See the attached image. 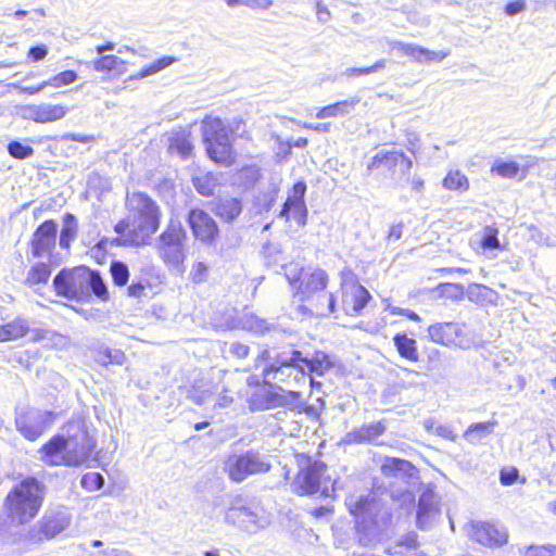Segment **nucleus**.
<instances>
[{"label": "nucleus", "instance_id": "052dcab7", "mask_svg": "<svg viewBox=\"0 0 556 556\" xmlns=\"http://www.w3.org/2000/svg\"><path fill=\"white\" fill-rule=\"evenodd\" d=\"M435 433L439 437L447 439L450 441L456 440V434L453 432L452 428L447 425H440L435 428Z\"/></svg>", "mask_w": 556, "mask_h": 556}, {"label": "nucleus", "instance_id": "e2e57ef3", "mask_svg": "<svg viewBox=\"0 0 556 556\" xmlns=\"http://www.w3.org/2000/svg\"><path fill=\"white\" fill-rule=\"evenodd\" d=\"M392 497L394 501H397L401 503V505L412 504L414 503V494L410 491H404L400 495L393 493Z\"/></svg>", "mask_w": 556, "mask_h": 556}, {"label": "nucleus", "instance_id": "9d476101", "mask_svg": "<svg viewBox=\"0 0 556 556\" xmlns=\"http://www.w3.org/2000/svg\"><path fill=\"white\" fill-rule=\"evenodd\" d=\"M346 505L350 513L364 526L372 525L381 527L390 520V513L387 506L376 496L369 493L366 496H349Z\"/></svg>", "mask_w": 556, "mask_h": 556}, {"label": "nucleus", "instance_id": "b1692460", "mask_svg": "<svg viewBox=\"0 0 556 556\" xmlns=\"http://www.w3.org/2000/svg\"><path fill=\"white\" fill-rule=\"evenodd\" d=\"M40 459L48 466H67L65 438L55 435L39 451Z\"/></svg>", "mask_w": 556, "mask_h": 556}, {"label": "nucleus", "instance_id": "338daca9", "mask_svg": "<svg viewBox=\"0 0 556 556\" xmlns=\"http://www.w3.org/2000/svg\"><path fill=\"white\" fill-rule=\"evenodd\" d=\"M399 546H405L407 548L417 547V535L415 533L407 534L403 540L400 541Z\"/></svg>", "mask_w": 556, "mask_h": 556}, {"label": "nucleus", "instance_id": "c03bdc74", "mask_svg": "<svg viewBox=\"0 0 556 556\" xmlns=\"http://www.w3.org/2000/svg\"><path fill=\"white\" fill-rule=\"evenodd\" d=\"M113 281L117 286H125L129 278L128 267L122 262H113L110 268Z\"/></svg>", "mask_w": 556, "mask_h": 556}, {"label": "nucleus", "instance_id": "f257e3e1", "mask_svg": "<svg viewBox=\"0 0 556 556\" xmlns=\"http://www.w3.org/2000/svg\"><path fill=\"white\" fill-rule=\"evenodd\" d=\"M285 276L295 288L294 296L304 303L298 307L300 313L328 316L336 312V299L332 293L326 292L328 275L325 270H304L290 264L285 267Z\"/></svg>", "mask_w": 556, "mask_h": 556}, {"label": "nucleus", "instance_id": "6e6552de", "mask_svg": "<svg viewBox=\"0 0 556 556\" xmlns=\"http://www.w3.org/2000/svg\"><path fill=\"white\" fill-rule=\"evenodd\" d=\"M187 232L177 219H170L166 229L162 232L157 242V251L164 263L178 271H184L186 258L184 242Z\"/></svg>", "mask_w": 556, "mask_h": 556}, {"label": "nucleus", "instance_id": "ea45409f", "mask_svg": "<svg viewBox=\"0 0 556 556\" xmlns=\"http://www.w3.org/2000/svg\"><path fill=\"white\" fill-rule=\"evenodd\" d=\"M77 78L78 74L75 71L67 70L60 72L45 80V85L46 87L62 88L75 83Z\"/></svg>", "mask_w": 556, "mask_h": 556}, {"label": "nucleus", "instance_id": "4c0bfd02", "mask_svg": "<svg viewBox=\"0 0 556 556\" xmlns=\"http://www.w3.org/2000/svg\"><path fill=\"white\" fill-rule=\"evenodd\" d=\"M50 274L51 270L48 264L37 263L29 269L26 282L30 286L46 283L50 277Z\"/></svg>", "mask_w": 556, "mask_h": 556}, {"label": "nucleus", "instance_id": "423d86ee", "mask_svg": "<svg viewBox=\"0 0 556 556\" xmlns=\"http://www.w3.org/2000/svg\"><path fill=\"white\" fill-rule=\"evenodd\" d=\"M223 520L249 533H256L270 523L269 515L258 504H244L239 497L230 501Z\"/></svg>", "mask_w": 556, "mask_h": 556}, {"label": "nucleus", "instance_id": "2f4dec72", "mask_svg": "<svg viewBox=\"0 0 556 556\" xmlns=\"http://www.w3.org/2000/svg\"><path fill=\"white\" fill-rule=\"evenodd\" d=\"M290 216H292V218L300 227H304L306 225L307 218V207L305 201H286L283 203L282 210L280 211L279 217L285 218L288 222Z\"/></svg>", "mask_w": 556, "mask_h": 556}, {"label": "nucleus", "instance_id": "79ce46f5", "mask_svg": "<svg viewBox=\"0 0 556 556\" xmlns=\"http://www.w3.org/2000/svg\"><path fill=\"white\" fill-rule=\"evenodd\" d=\"M125 355L119 350L102 349L97 352L96 362L108 366L110 364L122 365L124 363Z\"/></svg>", "mask_w": 556, "mask_h": 556}, {"label": "nucleus", "instance_id": "13d9d810", "mask_svg": "<svg viewBox=\"0 0 556 556\" xmlns=\"http://www.w3.org/2000/svg\"><path fill=\"white\" fill-rule=\"evenodd\" d=\"M229 352L232 356L245 358L249 355L250 348L243 343L235 342L231 343Z\"/></svg>", "mask_w": 556, "mask_h": 556}, {"label": "nucleus", "instance_id": "a19ab883", "mask_svg": "<svg viewBox=\"0 0 556 556\" xmlns=\"http://www.w3.org/2000/svg\"><path fill=\"white\" fill-rule=\"evenodd\" d=\"M242 328L256 334L265 333L269 327L266 320L254 314H245L241 319Z\"/></svg>", "mask_w": 556, "mask_h": 556}, {"label": "nucleus", "instance_id": "f8f14e48", "mask_svg": "<svg viewBox=\"0 0 556 556\" xmlns=\"http://www.w3.org/2000/svg\"><path fill=\"white\" fill-rule=\"evenodd\" d=\"M326 469V465L317 460L313 464L309 463L306 468L302 469L295 480L301 494L320 492L325 497L332 496L337 482L325 476Z\"/></svg>", "mask_w": 556, "mask_h": 556}, {"label": "nucleus", "instance_id": "e433bc0d", "mask_svg": "<svg viewBox=\"0 0 556 556\" xmlns=\"http://www.w3.org/2000/svg\"><path fill=\"white\" fill-rule=\"evenodd\" d=\"M77 232L76 219L72 214H66L64 217V226L61 230L60 245L67 249L71 242L75 239Z\"/></svg>", "mask_w": 556, "mask_h": 556}, {"label": "nucleus", "instance_id": "8fccbe9b", "mask_svg": "<svg viewBox=\"0 0 556 556\" xmlns=\"http://www.w3.org/2000/svg\"><path fill=\"white\" fill-rule=\"evenodd\" d=\"M189 277L194 283H202L208 277V266L204 262H195L192 265Z\"/></svg>", "mask_w": 556, "mask_h": 556}, {"label": "nucleus", "instance_id": "cd10ccee", "mask_svg": "<svg viewBox=\"0 0 556 556\" xmlns=\"http://www.w3.org/2000/svg\"><path fill=\"white\" fill-rule=\"evenodd\" d=\"M361 98L356 96L342 101H338L319 109L316 112V117L324 119L329 117L346 116L355 110Z\"/></svg>", "mask_w": 556, "mask_h": 556}, {"label": "nucleus", "instance_id": "f03ea898", "mask_svg": "<svg viewBox=\"0 0 556 556\" xmlns=\"http://www.w3.org/2000/svg\"><path fill=\"white\" fill-rule=\"evenodd\" d=\"M126 206L127 218L119 220L114 227V230L121 236L117 239V244L140 245L147 243L160 226L159 206L142 192L128 193Z\"/></svg>", "mask_w": 556, "mask_h": 556}, {"label": "nucleus", "instance_id": "bf43d9fd", "mask_svg": "<svg viewBox=\"0 0 556 556\" xmlns=\"http://www.w3.org/2000/svg\"><path fill=\"white\" fill-rule=\"evenodd\" d=\"M525 1L523 0H515L506 4L505 13L507 15H516L525 10Z\"/></svg>", "mask_w": 556, "mask_h": 556}, {"label": "nucleus", "instance_id": "bb28decb", "mask_svg": "<svg viewBox=\"0 0 556 556\" xmlns=\"http://www.w3.org/2000/svg\"><path fill=\"white\" fill-rule=\"evenodd\" d=\"M168 151L177 153L181 157L190 156L193 146L191 142V132L186 129H174L167 137Z\"/></svg>", "mask_w": 556, "mask_h": 556}, {"label": "nucleus", "instance_id": "a211bd4d", "mask_svg": "<svg viewBox=\"0 0 556 556\" xmlns=\"http://www.w3.org/2000/svg\"><path fill=\"white\" fill-rule=\"evenodd\" d=\"M370 299L369 292L354 279L343 278L342 308L348 315L358 314Z\"/></svg>", "mask_w": 556, "mask_h": 556}, {"label": "nucleus", "instance_id": "412c9836", "mask_svg": "<svg viewBox=\"0 0 556 556\" xmlns=\"http://www.w3.org/2000/svg\"><path fill=\"white\" fill-rule=\"evenodd\" d=\"M389 46L418 63L441 62L450 54L448 51H432L415 43L396 40L390 41Z\"/></svg>", "mask_w": 556, "mask_h": 556}, {"label": "nucleus", "instance_id": "5fc2aeb1", "mask_svg": "<svg viewBox=\"0 0 556 556\" xmlns=\"http://www.w3.org/2000/svg\"><path fill=\"white\" fill-rule=\"evenodd\" d=\"M48 54V48L45 45L31 47L28 50L27 56L31 62H39Z\"/></svg>", "mask_w": 556, "mask_h": 556}, {"label": "nucleus", "instance_id": "dca6fc26", "mask_svg": "<svg viewBox=\"0 0 556 556\" xmlns=\"http://www.w3.org/2000/svg\"><path fill=\"white\" fill-rule=\"evenodd\" d=\"M470 538L488 547H498L507 543L508 533L504 527L477 521L470 525Z\"/></svg>", "mask_w": 556, "mask_h": 556}, {"label": "nucleus", "instance_id": "3c124183", "mask_svg": "<svg viewBox=\"0 0 556 556\" xmlns=\"http://www.w3.org/2000/svg\"><path fill=\"white\" fill-rule=\"evenodd\" d=\"M263 254L269 263L278 264L281 261V250L278 244L266 243L263 248Z\"/></svg>", "mask_w": 556, "mask_h": 556}, {"label": "nucleus", "instance_id": "4be33fe9", "mask_svg": "<svg viewBox=\"0 0 556 556\" xmlns=\"http://www.w3.org/2000/svg\"><path fill=\"white\" fill-rule=\"evenodd\" d=\"M51 412H33L26 418L16 420L21 433L28 440L38 439L53 420Z\"/></svg>", "mask_w": 556, "mask_h": 556}, {"label": "nucleus", "instance_id": "7c9ffc66", "mask_svg": "<svg viewBox=\"0 0 556 556\" xmlns=\"http://www.w3.org/2000/svg\"><path fill=\"white\" fill-rule=\"evenodd\" d=\"M496 425H497L496 420H489L485 422L472 424L464 432L463 437L470 444H473V445L480 444L484 439H486L494 431V428Z\"/></svg>", "mask_w": 556, "mask_h": 556}, {"label": "nucleus", "instance_id": "39448f33", "mask_svg": "<svg viewBox=\"0 0 556 556\" xmlns=\"http://www.w3.org/2000/svg\"><path fill=\"white\" fill-rule=\"evenodd\" d=\"M201 128L210 159L220 165H231L235 156L230 137L223 121L218 117L206 116L202 121Z\"/></svg>", "mask_w": 556, "mask_h": 556}, {"label": "nucleus", "instance_id": "de8ad7c7", "mask_svg": "<svg viewBox=\"0 0 556 556\" xmlns=\"http://www.w3.org/2000/svg\"><path fill=\"white\" fill-rule=\"evenodd\" d=\"M8 151L11 156L18 160L27 159L34 154V149L30 146L24 144L20 141L10 142L8 144Z\"/></svg>", "mask_w": 556, "mask_h": 556}, {"label": "nucleus", "instance_id": "c756f323", "mask_svg": "<svg viewBox=\"0 0 556 556\" xmlns=\"http://www.w3.org/2000/svg\"><path fill=\"white\" fill-rule=\"evenodd\" d=\"M212 211L222 220L232 223L241 214L242 205L236 198L219 199L214 202Z\"/></svg>", "mask_w": 556, "mask_h": 556}, {"label": "nucleus", "instance_id": "a18cd8bd", "mask_svg": "<svg viewBox=\"0 0 556 556\" xmlns=\"http://www.w3.org/2000/svg\"><path fill=\"white\" fill-rule=\"evenodd\" d=\"M497 229L493 226H486L483 228L481 245L486 250L500 249L501 244L497 239Z\"/></svg>", "mask_w": 556, "mask_h": 556}, {"label": "nucleus", "instance_id": "72a5a7b5", "mask_svg": "<svg viewBox=\"0 0 556 556\" xmlns=\"http://www.w3.org/2000/svg\"><path fill=\"white\" fill-rule=\"evenodd\" d=\"M92 67L97 72L123 74L126 71V62L116 55H102L92 62Z\"/></svg>", "mask_w": 556, "mask_h": 556}, {"label": "nucleus", "instance_id": "f704fd0d", "mask_svg": "<svg viewBox=\"0 0 556 556\" xmlns=\"http://www.w3.org/2000/svg\"><path fill=\"white\" fill-rule=\"evenodd\" d=\"M442 185L446 190L466 191L469 188V180L459 170H450L443 179Z\"/></svg>", "mask_w": 556, "mask_h": 556}, {"label": "nucleus", "instance_id": "c9c22d12", "mask_svg": "<svg viewBox=\"0 0 556 556\" xmlns=\"http://www.w3.org/2000/svg\"><path fill=\"white\" fill-rule=\"evenodd\" d=\"M175 62V59L172 56H163L150 65L143 67L140 72L129 77V79H143L148 76L154 75L157 72L166 68L170 64Z\"/></svg>", "mask_w": 556, "mask_h": 556}, {"label": "nucleus", "instance_id": "774afa93", "mask_svg": "<svg viewBox=\"0 0 556 556\" xmlns=\"http://www.w3.org/2000/svg\"><path fill=\"white\" fill-rule=\"evenodd\" d=\"M532 549V554L531 556H552L556 549L555 546H541V547H535V548H531Z\"/></svg>", "mask_w": 556, "mask_h": 556}, {"label": "nucleus", "instance_id": "393cba45", "mask_svg": "<svg viewBox=\"0 0 556 556\" xmlns=\"http://www.w3.org/2000/svg\"><path fill=\"white\" fill-rule=\"evenodd\" d=\"M381 472L386 477H394L402 480L417 479L418 471L408 460L387 457L381 465Z\"/></svg>", "mask_w": 556, "mask_h": 556}, {"label": "nucleus", "instance_id": "69168bd1", "mask_svg": "<svg viewBox=\"0 0 556 556\" xmlns=\"http://www.w3.org/2000/svg\"><path fill=\"white\" fill-rule=\"evenodd\" d=\"M144 289H146V287L143 283H141V282L135 283L134 282L128 287L127 293L129 296L140 298L143 294Z\"/></svg>", "mask_w": 556, "mask_h": 556}, {"label": "nucleus", "instance_id": "6ab92c4d", "mask_svg": "<svg viewBox=\"0 0 556 556\" xmlns=\"http://www.w3.org/2000/svg\"><path fill=\"white\" fill-rule=\"evenodd\" d=\"M68 111L65 105L51 103L29 104L20 109L24 118L41 124L62 119Z\"/></svg>", "mask_w": 556, "mask_h": 556}, {"label": "nucleus", "instance_id": "9b49d317", "mask_svg": "<svg viewBox=\"0 0 556 556\" xmlns=\"http://www.w3.org/2000/svg\"><path fill=\"white\" fill-rule=\"evenodd\" d=\"M90 269L85 266L73 269H62L54 278L53 286L56 293L68 300H83L88 296V282Z\"/></svg>", "mask_w": 556, "mask_h": 556}, {"label": "nucleus", "instance_id": "5701e85b", "mask_svg": "<svg viewBox=\"0 0 556 556\" xmlns=\"http://www.w3.org/2000/svg\"><path fill=\"white\" fill-rule=\"evenodd\" d=\"M440 516L438 495L430 489L425 490L418 501L417 525L427 529Z\"/></svg>", "mask_w": 556, "mask_h": 556}, {"label": "nucleus", "instance_id": "a878e982", "mask_svg": "<svg viewBox=\"0 0 556 556\" xmlns=\"http://www.w3.org/2000/svg\"><path fill=\"white\" fill-rule=\"evenodd\" d=\"M29 333L30 339L34 341H40L49 338L50 331L48 330H29L27 321L24 319H16L2 326V341L16 340Z\"/></svg>", "mask_w": 556, "mask_h": 556}, {"label": "nucleus", "instance_id": "ddd939ff", "mask_svg": "<svg viewBox=\"0 0 556 556\" xmlns=\"http://www.w3.org/2000/svg\"><path fill=\"white\" fill-rule=\"evenodd\" d=\"M188 225L193 237L207 247H214L219 238L215 219L205 211L193 208L188 214Z\"/></svg>", "mask_w": 556, "mask_h": 556}, {"label": "nucleus", "instance_id": "6e6d98bb", "mask_svg": "<svg viewBox=\"0 0 556 556\" xmlns=\"http://www.w3.org/2000/svg\"><path fill=\"white\" fill-rule=\"evenodd\" d=\"M7 88L13 87L18 88L21 92L28 94H37L46 88L45 80L37 86H20L13 83H8L4 85Z\"/></svg>", "mask_w": 556, "mask_h": 556}, {"label": "nucleus", "instance_id": "4d7b16f0", "mask_svg": "<svg viewBox=\"0 0 556 556\" xmlns=\"http://www.w3.org/2000/svg\"><path fill=\"white\" fill-rule=\"evenodd\" d=\"M274 5V0H247L245 7L256 11H267Z\"/></svg>", "mask_w": 556, "mask_h": 556}, {"label": "nucleus", "instance_id": "1a4fd4ad", "mask_svg": "<svg viewBox=\"0 0 556 556\" xmlns=\"http://www.w3.org/2000/svg\"><path fill=\"white\" fill-rule=\"evenodd\" d=\"M427 331L430 341L447 348L468 350L478 344L476 334L463 323H435Z\"/></svg>", "mask_w": 556, "mask_h": 556}, {"label": "nucleus", "instance_id": "c85d7f7f", "mask_svg": "<svg viewBox=\"0 0 556 556\" xmlns=\"http://www.w3.org/2000/svg\"><path fill=\"white\" fill-rule=\"evenodd\" d=\"M384 429L386 428L381 422L364 425L359 429L346 433L344 442L348 444L371 442L372 440L381 435Z\"/></svg>", "mask_w": 556, "mask_h": 556}, {"label": "nucleus", "instance_id": "7ed1b4c3", "mask_svg": "<svg viewBox=\"0 0 556 556\" xmlns=\"http://www.w3.org/2000/svg\"><path fill=\"white\" fill-rule=\"evenodd\" d=\"M46 496L45 484L28 477L18 482L7 495L5 507L12 523L24 525L39 513Z\"/></svg>", "mask_w": 556, "mask_h": 556}, {"label": "nucleus", "instance_id": "680f3d73", "mask_svg": "<svg viewBox=\"0 0 556 556\" xmlns=\"http://www.w3.org/2000/svg\"><path fill=\"white\" fill-rule=\"evenodd\" d=\"M316 15L318 21L326 23L330 17V11L323 2L318 1L316 3Z\"/></svg>", "mask_w": 556, "mask_h": 556}, {"label": "nucleus", "instance_id": "0e129e2a", "mask_svg": "<svg viewBox=\"0 0 556 556\" xmlns=\"http://www.w3.org/2000/svg\"><path fill=\"white\" fill-rule=\"evenodd\" d=\"M342 75L350 78L369 74L367 67H348L343 71Z\"/></svg>", "mask_w": 556, "mask_h": 556}, {"label": "nucleus", "instance_id": "37998d69", "mask_svg": "<svg viewBox=\"0 0 556 556\" xmlns=\"http://www.w3.org/2000/svg\"><path fill=\"white\" fill-rule=\"evenodd\" d=\"M250 407L261 410L269 407V392L265 387L257 389L250 399Z\"/></svg>", "mask_w": 556, "mask_h": 556}, {"label": "nucleus", "instance_id": "0eeeda50", "mask_svg": "<svg viewBox=\"0 0 556 556\" xmlns=\"http://www.w3.org/2000/svg\"><path fill=\"white\" fill-rule=\"evenodd\" d=\"M270 468L269 456L255 450L230 454L224 466L225 472L233 482H242L253 475L266 473Z\"/></svg>", "mask_w": 556, "mask_h": 556}, {"label": "nucleus", "instance_id": "473e14b6", "mask_svg": "<svg viewBox=\"0 0 556 556\" xmlns=\"http://www.w3.org/2000/svg\"><path fill=\"white\" fill-rule=\"evenodd\" d=\"M393 342L399 354L403 358L414 363L419 359L417 342L415 339L408 338L405 333H397L394 336Z\"/></svg>", "mask_w": 556, "mask_h": 556}, {"label": "nucleus", "instance_id": "20e7f679", "mask_svg": "<svg viewBox=\"0 0 556 556\" xmlns=\"http://www.w3.org/2000/svg\"><path fill=\"white\" fill-rule=\"evenodd\" d=\"M333 366V363L329 355L324 352H315L314 355L308 358L303 356L300 351H291L289 353H282L278 356L277 361L270 365L267 370V375L273 371L275 372L274 378L282 379L285 375H293L296 382H305L307 377L309 382L313 379L309 377L311 374L323 376Z\"/></svg>", "mask_w": 556, "mask_h": 556}, {"label": "nucleus", "instance_id": "aec40b11", "mask_svg": "<svg viewBox=\"0 0 556 556\" xmlns=\"http://www.w3.org/2000/svg\"><path fill=\"white\" fill-rule=\"evenodd\" d=\"M58 225L53 220H46L34 232L31 252L36 257L49 255L55 245Z\"/></svg>", "mask_w": 556, "mask_h": 556}, {"label": "nucleus", "instance_id": "49530a36", "mask_svg": "<svg viewBox=\"0 0 556 556\" xmlns=\"http://www.w3.org/2000/svg\"><path fill=\"white\" fill-rule=\"evenodd\" d=\"M80 483L87 491H98L104 485V478L99 472H88L83 476Z\"/></svg>", "mask_w": 556, "mask_h": 556}, {"label": "nucleus", "instance_id": "f3484780", "mask_svg": "<svg viewBox=\"0 0 556 556\" xmlns=\"http://www.w3.org/2000/svg\"><path fill=\"white\" fill-rule=\"evenodd\" d=\"M413 166L412 160L401 151H380L368 163V170L384 167L393 175L400 173L406 175Z\"/></svg>", "mask_w": 556, "mask_h": 556}, {"label": "nucleus", "instance_id": "2eb2a0df", "mask_svg": "<svg viewBox=\"0 0 556 556\" xmlns=\"http://www.w3.org/2000/svg\"><path fill=\"white\" fill-rule=\"evenodd\" d=\"M70 525L68 517L63 513L43 516L28 532L31 542H40L54 538Z\"/></svg>", "mask_w": 556, "mask_h": 556}, {"label": "nucleus", "instance_id": "603ef678", "mask_svg": "<svg viewBox=\"0 0 556 556\" xmlns=\"http://www.w3.org/2000/svg\"><path fill=\"white\" fill-rule=\"evenodd\" d=\"M306 192V185L304 181H299L294 184L292 189L289 191L287 200L286 201H304V195Z\"/></svg>", "mask_w": 556, "mask_h": 556}, {"label": "nucleus", "instance_id": "58836bf2", "mask_svg": "<svg viewBox=\"0 0 556 556\" xmlns=\"http://www.w3.org/2000/svg\"><path fill=\"white\" fill-rule=\"evenodd\" d=\"M90 282H88V295L90 291L101 301L106 302L109 300V291L102 277L98 271L90 270Z\"/></svg>", "mask_w": 556, "mask_h": 556}, {"label": "nucleus", "instance_id": "09e8293b", "mask_svg": "<svg viewBox=\"0 0 556 556\" xmlns=\"http://www.w3.org/2000/svg\"><path fill=\"white\" fill-rule=\"evenodd\" d=\"M492 172L506 178L515 177L519 172V165L516 162H500L492 167Z\"/></svg>", "mask_w": 556, "mask_h": 556}, {"label": "nucleus", "instance_id": "864d4df0", "mask_svg": "<svg viewBox=\"0 0 556 556\" xmlns=\"http://www.w3.org/2000/svg\"><path fill=\"white\" fill-rule=\"evenodd\" d=\"M518 470L514 467L502 469L500 473V481L503 485H511L518 479Z\"/></svg>", "mask_w": 556, "mask_h": 556}, {"label": "nucleus", "instance_id": "4468645a", "mask_svg": "<svg viewBox=\"0 0 556 556\" xmlns=\"http://www.w3.org/2000/svg\"><path fill=\"white\" fill-rule=\"evenodd\" d=\"M66 458L68 467H77L85 464L93 450L94 443L88 433L78 429L73 435L65 438Z\"/></svg>", "mask_w": 556, "mask_h": 556}]
</instances>
